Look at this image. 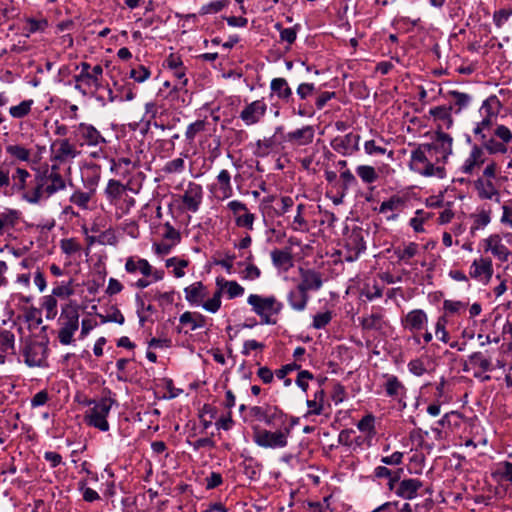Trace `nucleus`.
I'll return each instance as SVG.
<instances>
[{
	"label": "nucleus",
	"instance_id": "a211bd4d",
	"mask_svg": "<svg viewBox=\"0 0 512 512\" xmlns=\"http://www.w3.org/2000/svg\"><path fill=\"white\" fill-rule=\"evenodd\" d=\"M484 250L490 251L493 256L502 262H508L511 251L502 243V239L498 234H492L483 240Z\"/></svg>",
	"mask_w": 512,
	"mask_h": 512
},
{
	"label": "nucleus",
	"instance_id": "473e14b6",
	"mask_svg": "<svg viewBox=\"0 0 512 512\" xmlns=\"http://www.w3.org/2000/svg\"><path fill=\"white\" fill-rule=\"evenodd\" d=\"M419 251V245L415 242H409L408 244L399 245L393 248V254L397 258L398 262L405 264H411V259L417 255Z\"/></svg>",
	"mask_w": 512,
	"mask_h": 512
},
{
	"label": "nucleus",
	"instance_id": "0e129e2a",
	"mask_svg": "<svg viewBox=\"0 0 512 512\" xmlns=\"http://www.w3.org/2000/svg\"><path fill=\"white\" fill-rule=\"evenodd\" d=\"M221 297H222V294L216 288V291L214 292L212 298L203 302L202 307L210 313H216L221 307V303H222Z\"/></svg>",
	"mask_w": 512,
	"mask_h": 512
},
{
	"label": "nucleus",
	"instance_id": "bb28decb",
	"mask_svg": "<svg viewBox=\"0 0 512 512\" xmlns=\"http://www.w3.org/2000/svg\"><path fill=\"white\" fill-rule=\"evenodd\" d=\"M271 261L274 267L287 272L293 267V256L290 248L273 249L270 253Z\"/></svg>",
	"mask_w": 512,
	"mask_h": 512
},
{
	"label": "nucleus",
	"instance_id": "4d7b16f0",
	"mask_svg": "<svg viewBox=\"0 0 512 512\" xmlns=\"http://www.w3.org/2000/svg\"><path fill=\"white\" fill-rule=\"evenodd\" d=\"M482 120L478 123H476V126L473 129V133L475 136L479 137L481 135H485V130H489L494 122L496 121V117H490L488 115H481Z\"/></svg>",
	"mask_w": 512,
	"mask_h": 512
},
{
	"label": "nucleus",
	"instance_id": "423d86ee",
	"mask_svg": "<svg viewBox=\"0 0 512 512\" xmlns=\"http://www.w3.org/2000/svg\"><path fill=\"white\" fill-rule=\"evenodd\" d=\"M409 168L415 173L424 177H437L443 179L446 176V169L440 163H431L425 154L416 147L410 156Z\"/></svg>",
	"mask_w": 512,
	"mask_h": 512
},
{
	"label": "nucleus",
	"instance_id": "9b49d317",
	"mask_svg": "<svg viewBox=\"0 0 512 512\" xmlns=\"http://www.w3.org/2000/svg\"><path fill=\"white\" fill-rule=\"evenodd\" d=\"M452 144L453 138L449 134L443 131L435 132L433 141L429 143L434 148V151L439 154L435 159V163L445 164L449 155L452 154Z\"/></svg>",
	"mask_w": 512,
	"mask_h": 512
},
{
	"label": "nucleus",
	"instance_id": "b1692460",
	"mask_svg": "<svg viewBox=\"0 0 512 512\" xmlns=\"http://www.w3.org/2000/svg\"><path fill=\"white\" fill-rule=\"evenodd\" d=\"M216 288L223 295L226 294L228 299H234L237 297H241L245 289L235 280H226L224 277L216 278Z\"/></svg>",
	"mask_w": 512,
	"mask_h": 512
},
{
	"label": "nucleus",
	"instance_id": "ddd939ff",
	"mask_svg": "<svg viewBox=\"0 0 512 512\" xmlns=\"http://www.w3.org/2000/svg\"><path fill=\"white\" fill-rule=\"evenodd\" d=\"M267 112V104L263 99L255 100L244 107L239 118L247 126L255 125L261 121Z\"/></svg>",
	"mask_w": 512,
	"mask_h": 512
},
{
	"label": "nucleus",
	"instance_id": "c85d7f7f",
	"mask_svg": "<svg viewBox=\"0 0 512 512\" xmlns=\"http://www.w3.org/2000/svg\"><path fill=\"white\" fill-rule=\"evenodd\" d=\"M474 187L478 193L479 198L492 200L495 198L496 202L500 201L499 191L490 179L479 177L474 181Z\"/></svg>",
	"mask_w": 512,
	"mask_h": 512
},
{
	"label": "nucleus",
	"instance_id": "0eeeda50",
	"mask_svg": "<svg viewBox=\"0 0 512 512\" xmlns=\"http://www.w3.org/2000/svg\"><path fill=\"white\" fill-rule=\"evenodd\" d=\"M470 369H479V371H475L473 374L475 378H480L482 381L490 380L489 375L482 377L483 373L491 372L495 369L491 355H489L488 351H476L470 354L463 365V371L468 372Z\"/></svg>",
	"mask_w": 512,
	"mask_h": 512
},
{
	"label": "nucleus",
	"instance_id": "4c0bfd02",
	"mask_svg": "<svg viewBox=\"0 0 512 512\" xmlns=\"http://www.w3.org/2000/svg\"><path fill=\"white\" fill-rule=\"evenodd\" d=\"M502 108V104L496 95H491L485 99L479 109L480 115H488L490 117H498Z\"/></svg>",
	"mask_w": 512,
	"mask_h": 512
},
{
	"label": "nucleus",
	"instance_id": "39448f33",
	"mask_svg": "<svg viewBox=\"0 0 512 512\" xmlns=\"http://www.w3.org/2000/svg\"><path fill=\"white\" fill-rule=\"evenodd\" d=\"M72 135L79 147H99L102 150V147L107 144V140L101 132L89 123L81 122L74 125Z\"/></svg>",
	"mask_w": 512,
	"mask_h": 512
},
{
	"label": "nucleus",
	"instance_id": "1a4fd4ad",
	"mask_svg": "<svg viewBox=\"0 0 512 512\" xmlns=\"http://www.w3.org/2000/svg\"><path fill=\"white\" fill-rule=\"evenodd\" d=\"M77 147L76 142L72 143L69 138L54 140L50 146L51 161L62 163L76 158L80 154Z\"/></svg>",
	"mask_w": 512,
	"mask_h": 512
},
{
	"label": "nucleus",
	"instance_id": "de8ad7c7",
	"mask_svg": "<svg viewBox=\"0 0 512 512\" xmlns=\"http://www.w3.org/2000/svg\"><path fill=\"white\" fill-rule=\"evenodd\" d=\"M230 4V0H214L200 8V15L215 14L222 11Z\"/></svg>",
	"mask_w": 512,
	"mask_h": 512
},
{
	"label": "nucleus",
	"instance_id": "37998d69",
	"mask_svg": "<svg viewBox=\"0 0 512 512\" xmlns=\"http://www.w3.org/2000/svg\"><path fill=\"white\" fill-rule=\"evenodd\" d=\"M356 174L365 184H372L378 179V173L370 165H359L356 167Z\"/></svg>",
	"mask_w": 512,
	"mask_h": 512
},
{
	"label": "nucleus",
	"instance_id": "c756f323",
	"mask_svg": "<svg viewBox=\"0 0 512 512\" xmlns=\"http://www.w3.org/2000/svg\"><path fill=\"white\" fill-rule=\"evenodd\" d=\"M270 90L285 103L294 101L292 89L285 78H273L270 82Z\"/></svg>",
	"mask_w": 512,
	"mask_h": 512
},
{
	"label": "nucleus",
	"instance_id": "f8f14e48",
	"mask_svg": "<svg viewBox=\"0 0 512 512\" xmlns=\"http://www.w3.org/2000/svg\"><path fill=\"white\" fill-rule=\"evenodd\" d=\"M181 199L185 210L196 213L203 201L202 186L195 182H189Z\"/></svg>",
	"mask_w": 512,
	"mask_h": 512
},
{
	"label": "nucleus",
	"instance_id": "bf43d9fd",
	"mask_svg": "<svg viewBox=\"0 0 512 512\" xmlns=\"http://www.w3.org/2000/svg\"><path fill=\"white\" fill-rule=\"evenodd\" d=\"M114 86L118 92L120 101H131L135 98L133 85L131 83L119 85L117 82H115Z\"/></svg>",
	"mask_w": 512,
	"mask_h": 512
},
{
	"label": "nucleus",
	"instance_id": "a878e982",
	"mask_svg": "<svg viewBox=\"0 0 512 512\" xmlns=\"http://www.w3.org/2000/svg\"><path fill=\"white\" fill-rule=\"evenodd\" d=\"M127 191V186L122 184L119 180L110 179L104 190L107 201L114 206H119L120 201Z\"/></svg>",
	"mask_w": 512,
	"mask_h": 512
},
{
	"label": "nucleus",
	"instance_id": "338daca9",
	"mask_svg": "<svg viewBox=\"0 0 512 512\" xmlns=\"http://www.w3.org/2000/svg\"><path fill=\"white\" fill-rule=\"evenodd\" d=\"M90 199H91L90 193L83 192V191H75L70 196V202L82 209L88 208V203H89Z\"/></svg>",
	"mask_w": 512,
	"mask_h": 512
},
{
	"label": "nucleus",
	"instance_id": "393cba45",
	"mask_svg": "<svg viewBox=\"0 0 512 512\" xmlns=\"http://www.w3.org/2000/svg\"><path fill=\"white\" fill-rule=\"evenodd\" d=\"M59 321L61 326L79 328V309L76 302L71 301L62 307Z\"/></svg>",
	"mask_w": 512,
	"mask_h": 512
},
{
	"label": "nucleus",
	"instance_id": "3c124183",
	"mask_svg": "<svg viewBox=\"0 0 512 512\" xmlns=\"http://www.w3.org/2000/svg\"><path fill=\"white\" fill-rule=\"evenodd\" d=\"M129 76L135 82L143 83L150 78L151 71L144 65H138L137 67H134L130 70Z\"/></svg>",
	"mask_w": 512,
	"mask_h": 512
},
{
	"label": "nucleus",
	"instance_id": "e2e57ef3",
	"mask_svg": "<svg viewBox=\"0 0 512 512\" xmlns=\"http://www.w3.org/2000/svg\"><path fill=\"white\" fill-rule=\"evenodd\" d=\"M404 201L399 196H392L388 200L383 201L379 207L380 213H386L388 211H393L399 209L403 206Z\"/></svg>",
	"mask_w": 512,
	"mask_h": 512
},
{
	"label": "nucleus",
	"instance_id": "a18cd8bd",
	"mask_svg": "<svg viewBox=\"0 0 512 512\" xmlns=\"http://www.w3.org/2000/svg\"><path fill=\"white\" fill-rule=\"evenodd\" d=\"M90 243L97 242L100 245L116 246L118 237L112 228L101 232L97 237H90Z\"/></svg>",
	"mask_w": 512,
	"mask_h": 512
},
{
	"label": "nucleus",
	"instance_id": "f03ea898",
	"mask_svg": "<svg viewBox=\"0 0 512 512\" xmlns=\"http://www.w3.org/2000/svg\"><path fill=\"white\" fill-rule=\"evenodd\" d=\"M247 303L252 307L253 312L260 317L261 324L275 325L277 319L274 315H278L283 310V303L278 301L273 295L261 296L258 294H250Z\"/></svg>",
	"mask_w": 512,
	"mask_h": 512
},
{
	"label": "nucleus",
	"instance_id": "58836bf2",
	"mask_svg": "<svg viewBox=\"0 0 512 512\" xmlns=\"http://www.w3.org/2000/svg\"><path fill=\"white\" fill-rule=\"evenodd\" d=\"M179 322L183 325L190 324L191 330L194 331L206 325V317L200 313L186 311L180 316Z\"/></svg>",
	"mask_w": 512,
	"mask_h": 512
},
{
	"label": "nucleus",
	"instance_id": "2f4dec72",
	"mask_svg": "<svg viewBox=\"0 0 512 512\" xmlns=\"http://www.w3.org/2000/svg\"><path fill=\"white\" fill-rule=\"evenodd\" d=\"M288 416L277 406L267 404L264 423L268 426L283 428L287 425Z\"/></svg>",
	"mask_w": 512,
	"mask_h": 512
},
{
	"label": "nucleus",
	"instance_id": "20e7f679",
	"mask_svg": "<svg viewBox=\"0 0 512 512\" xmlns=\"http://www.w3.org/2000/svg\"><path fill=\"white\" fill-rule=\"evenodd\" d=\"M114 403L115 399L110 396H103L99 401L89 400L88 405L93 404V407L86 415L87 424L99 429L100 431H108L110 426L107 421V417Z\"/></svg>",
	"mask_w": 512,
	"mask_h": 512
},
{
	"label": "nucleus",
	"instance_id": "7ed1b4c3",
	"mask_svg": "<svg viewBox=\"0 0 512 512\" xmlns=\"http://www.w3.org/2000/svg\"><path fill=\"white\" fill-rule=\"evenodd\" d=\"M292 425L279 428L276 431L256 429L253 434V441L259 447L266 449H281L288 445V438L291 434Z\"/></svg>",
	"mask_w": 512,
	"mask_h": 512
},
{
	"label": "nucleus",
	"instance_id": "49530a36",
	"mask_svg": "<svg viewBox=\"0 0 512 512\" xmlns=\"http://www.w3.org/2000/svg\"><path fill=\"white\" fill-rule=\"evenodd\" d=\"M189 265V261L186 259H179L177 257L168 258L165 261L166 267H174L173 274L176 278H181L185 275L184 268Z\"/></svg>",
	"mask_w": 512,
	"mask_h": 512
},
{
	"label": "nucleus",
	"instance_id": "13d9d810",
	"mask_svg": "<svg viewBox=\"0 0 512 512\" xmlns=\"http://www.w3.org/2000/svg\"><path fill=\"white\" fill-rule=\"evenodd\" d=\"M396 473H403L402 468H388L384 465H379L374 468L373 476L376 479H389L392 476H395Z\"/></svg>",
	"mask_w": 512,
	"mask_h": 512
},
{
	"label": "nucleus",
	"instance_id": "6ab92c4d",
	"mask_svg": "<svg viewBox=\"0 0 512 512\" xmlns=\"http://www.w3.org/2000/svg\"><path fill=\"white\" fill-rule=\"evenodd\" d=\"M404 329L411 332L424 329L428 323V316L422 309H414L409 311L402 319Z\"/></svg>",
	"mask_w": 512,
	"mask_h": 512
},
{
	"label": "nucleus",
	"instance_id": "4be33fe9",
	"mask_svg": "<svg viewBox=\"0 0 512 512\" xmlns=\"http://www.w3.org/2000/svg\"><path fill=\"white\" fill-rule=\"evenodd\" d=\"M422 486L423 483L421 480L417 478H406L398 483L395 494L405 500H412L417 497L418 491Z\"/></svg>",
	"mask_w": 512,
	"mask_h": 512
},
{
	"label": "nucleus",
	"instance_id": "f704fd0d",
	"mask_svg": "<svg viewBox=\"0 0 512 512\" xmlns=\"http://www.w3.org/2000/svg\"><path fill=\"white\" fill-rule=\"evenodd\" d=\"M480 141V147H483L489 154H505L508 148L501 141H497L494 137H488L486 134L478 137Z\"/></svg>",
	"mask_w": 512,
	"mask_h": 512
},
{
	"label": "nucleus",
	"instance_id": "8fccbe9b",
	"mask_svg": "<svg viewBox=\"0 0 512 512\" xmlns=\"http://www.w3.org/2000/svg\"><path fill=\"white\" fill-rule=\"evenodd\" d=\"M74 294L73 281L69 280L67 283L61 282L52 290V295L56 298H67Z\"/></svg>",
	"mask_w": 512,
	"mask_h": 512
},
{
	"label": "nucleus",
	"instance_id": "864d4df0",
	"mask_svg": "<svg viewBox=\"0 0 512 512\" xmlns=\"http://www.w3.org/2000/svg\"><path fill=\"white\" fill-rule=\"evenodd\" d=\"M42 308L46 312L47 319H54L57 315V300H56V298L52 294L45 296L43 298Z\"/></svg>",
	"mask_w": 512,
	"mask_h": 512
},
{
	"label": "nucleus",
	"instance_id": "5701e85b",
	"mask_svg": "<svg viewBox=\"0 0 512 512\" xmlns=\"http://www.w3.org/2000/svg\"><path fill=\"white\" fill-rule=\"evenodd\" d=\"M359 324L364 331H381L386 326L383 309H373L371 314L359 318Z\"/></svg>",
	"mask_w": 512,
	"mask_h": 512
},
{
	"label": "nucleus",
	"instance_id": "cd10ccee",
	"mask_svg": "<svg viewBox=\"0 0 512 512\" xmlns=\"http://www.w3.org/2000/svg\"><path fill=\"white\" fill-rule=\"evenodd\" d=\"M345 247L350 251L347 261H354L366 249V244L361 232L353 231L347 238Z\"/></svg>",
	"mask_w": 512,
	"mask_h": 512
},
{
	"label": "nucleus",
	"instance_id": "a19ab883",
	"mask_svg": "<svg viewBox=\"0 0 512 512\" xmlns=\"http://www.w3.org/2000/svg\"><path fill=\"white\" fill-rule=\"evenodd\" d=\"M375 420V416L369 413L357 423L358 430L364 433L367 439H372L376 435Z\"/></svg>",
	"mask_w": 512,
	"mask_h": 512
},
{
	"label": "nucleus",
	"instance_id": "dca6fc26",
	"mask_svg": "<svg viewBox=\"0 0 512 512\" xmlns=\"http://www.w3.org/2000/svg\"><path fill=\"white\" fill-rule=\"evenodd\" d=\"M469 275L473 279L489 282L493 275L492 260L484 257L475 259L470 266Z\"/></svg>",
	"mask_w": 512,
	"mask_h": 512
},
{
	"label": "nucleus",
	"instance_id": "5fc2aeb1",
	"mask_svg": "<svg viewBox=\"0 0 512 512\" xmlns=\"http://www.w3.org/2000/svg\"><path fill=\"white\" fill-rule=\"evenodd\" d=\"M304 209H305L304 204H299L297 206V213H296L293 223H292V229L294 231L304 232V231L308 230V223L302 215Z\"/></svg>",
	"mask_w": 512,
	"mask_h": 512
},
{
	"label": "nucleus",
	"instance_id": "e433bc0d",
	"mask_svg": "<svg viewBox=\"0 0 512 512\" xmlns=\"http://www.w3.org/2000/svg\"><path fill=\"white\" fill-rule=\"evenodd\" d=\"M277 146V142L275 139V135L271 137H266L264 139H259L255 143V149L253 154L256 157L264 158L268 156Z\"/></svg>",
	"mask_w": 512,
	"mask_h": 512
},
{
	"label": "nucleus",
	"instance_id": "79ce46f5",
	"mask_svg": "<svg viewBox=\"0 0 512 512\" xmlns=\"http://www.w3.org/2000/svg\"><path fill=\"white\" fill-rule=\"evenodd\" d=\"M33 105V99L23 100L18 105L11 106L9 108V114L12 118L22 119L30 114Z\"/></svg>",
	"mask_w": 512,
	"mask_h": 512
},
{
	"label": "nucleus",
	"instance_id": "09e8293b",
	"mask_svg": "<svg viewBox=\"0 0 512 512\" xmlns=\"http://www.w3.org/2000/svg\"><path fill=\"white\" fill-rule=\"evenodd\" d=\"M446 95L454 99V104L458 107L457 112H460L462 109L468 107L471 102V96L467 93L450 90Z\"/></svg>",
	"mask_w": 512,
	"mask_h": 512
},
{
	"label": "nucleus",
	"instance_id": "2eb2a0df",
	"mask_svg": "<svg viewBox=\"0 0 512 512\" xmlns=\"http://www.w3.org/2000/svg\"><path fill=\"white\" fill-rule=\"evenodd\" d=\"M301 281L298 287L309 294V291H318L323 285V279L320 272L314 269L299 268Z\"/></svg>",
	"mask_w": 512,
	"mask_h": 512
},
{
	"label": "nucleus",
	"instance_id": "603ef678",
	"mask_svg": "<svg viewBox=\"0 0 512 512\" xmlns=\"http://www.w3.org/2000/svg\"><path fill=\"white\" fill-rule=\"evenodd\" d=\"M474 219V222L471 226V232L473 233L480 228L487 226L490 223V211L482 210L478 214H473L471 216Z\"/></svg>",
	"mask_w": 512,
	"mask_h": 512
},
{
	"label": "nucleus",
	"instance_id": "69168bd1",
	"mask_svg": "<svg viewBox=\"0 0 512 512\" xmlns=\"http://www.w3.org/2000/svg\"><path fill=\"white\" fill-rule=\"evenodd\" d=\"M241 278L247 281H254L260 278L261 270L252 262L245 265V268L240 272Z\"/></svg>",
	"mask_w": 512,
	"mask_h": 512
},
{
	"label": "nucleus",
	"instance_id": "7c9ffc66",
	"mask_svg": "<svg viewBox=\"0 0 512 512\" xmlns=\"http://www.w3.org/2000/svg\"><path fill=\"white\" fill-rule=\"evenodd\" d=\"M310 296L304 290L296 286L287 294V302L290 307L298 312L304 311L307 307Z\"/></svg>",
	"mask_w": 512,
	"mask_h": 512
},
{
	"label": "nucleus",
	"instance_id": "ea45409f",
	"mask_svg": "<svg viewBox=\"0 0 512 512\" xmlns=\"http://www.w3.org/2000/svg\"><path fill=\"white\" fill-rule=\"evenodd\" d=\"M0 352L4 354H15V335L13 332L0 329Z\"/></svg>",
	"mask_w": 512,
	"mask_h": 512
},
{
	"label": "nucleus",
	"instance_id": "680f3d73",
	"mask_svg": "<svg viewBox=\"0 0 512 512\" xmlns=\"http://www.w3.org/2000/svg\"><path fill=\"white\" fill-rule=\"evenodd\" d=\"M27 24V31L31 34L36 32H43L48 27V21L45 18L42 19H34V18H27L26 19Z\"/></svg>",
	"mask_w": 512,
	"mask_h": 512
},
{
	"label": "nucleus",
	"instance_id": "6e6d98bb",
	"mask_svg": "<svg viewBox=\"0 0 512 512\" xmlns=\"http://www.w3.org/2000/svg\"><path fill=\"white\" fill-rule=\"evenodd\" d=\"M332 318V311L328 310L322 313H317L313 316L312 327L317 330L324 329L331 322Z\"/></svg>",
	"mask_w": 512,
	"mask_h": 512
},
{
	"label": "nucleus",
	"instance_id": "f3484780",
	"mask_svg": "<svg viewBox=\"0 0 512 512\" xmlns=\"http://www.w3.org/2000/svg\"><path fill=\"white\" fill-rule=\"evenodd\" d=\"M231 178L230 172L226 169H222L218 173L216 177V184L211 186V191H214L217 199L225 200L233 195Z\"/></svg>",
	"mask_w": 512,
	"mask_h": 512
},
{
	"label": "nucleus",
	"instance_id": "6e6552de",
	"mask_svg": "<svg viewBox=\"0 0 512 512\" xmlns=\"http://www.w3.org/2000/svg\"><path fill=\"white\" fill-rule=\"evenodd\" d=\"M48 347L39 341L27 340L22 348L25 364L29 367H41L46 363Z\"/></svg>",
	"mask_w": 512,
	"mask_h": 512
},
{
	"label": "nucleus",
	"instance_id": "f257e3e1",
	"mask_svg": "<svg viewBox=\"0 0 512 512\" xmlns=\"http://www.w3.org/2000/svg\"><path fill=\"white\" fill-rule=\"evenodd\" d=\"M66 189V179L60 167L53 163L37 169L34 174L16 166L11 174L9 195H18L29 204L38 205Z\"/></svg>",
	"mask_w": 512,
	"mask_h": 512
},
{
	"label": "nucleus",
	"instance_id": "774afa93",
	"mask_svg": "<svg viewBox=\"0 0 512 512\" xmlns=\"http://www.w3.org/2000/svg\"><path fill=\"white\" fill-rule=\"evenodd\" d=\"M255 219H256L255 215L253 213L248 212V210H247L246 212H244L243 215H238L235 218V224L238 227H243L248 230H253V225H254Z\"/></svg>",
	"mask_w": 512,
	"mask_h": 512
},
{
	"label": "nucleus",
	"instance_id": "4468645a",
	"mask_svg": "<svg viewBox=\"0 0 512 512\" xmlns=\"http://www.w3.org/2000/svg\"><path fill=\"white\" fill-rule=\"evenodd\" d=\"M485 161L486 155L483 151V147L475 144L472 146L469 155L464 160L460 171L466 175H473L479 171Z\"/></svg>",
	"mask_w": 512,
	"mask_h": 512
},
{
	"label": "nucleus",
	"instance_id": "aec40b11",
	"mask_svg": "<svg viewBox=\"0 0 512 512\" xmlns=\"http://www.w3.org/2000/svg\"><path fill=\"white\" fill-rule=\"evenodd\" d=\"M315 137V129L312 125H306L302 128L290 131L286 134L287 142L296 146H306L313 142Z\"/></svg>",
	"mask_w": 512,
	"mask_h": 512
},
{
	"label": "nucleus",
	"instance_id": "412c9836",
	"mask_svg": "<svg viewBox=\"0 0 512 512\" xmlns=\"http://www.w3.org/2000/svg\"><path fill=\"white\" fill-rule=\"evenodd\" d=\"M452 106H436L429 110V115L433 118L437 124L436 131H443L444 129H450L453 125V118L451 115Z\"/></svg>",
	"mask_w": 512,
	"mask_h": 512
},
{
	"label": "nucleus",
	"instance_id": "052dcab7",
	"mask_svg": "<svg viewBox=\"0 0 512 512\" xmlns=\"http://www.w3.org/2000/svg\"><path fill=\"white\" fill-rule=\"evenodd\" d=\"M267 410V404L264 406H252L249 408L247 416L244 421H258L263 422L265 419V413Z\"/></svg>",
	"mask_w": 512,
	"mask_h": 512
},
{
	"label": "nucleus",
	"instance_id": "9d476101",
	"mask_svg": "<svg viewBox=\"0 0 512 512\" xmlns=\"http://www.w3.org/2000/svg\"><path fill=\"white\" fill-rule=\"evenodd\" d=\"M360 135L352 132L344 136H336L330 142L332 149L343 156L353 155L359 151Z\"/></svg>",
	"mask_w": 512,
	"mask_h": 512
},
{
	"label": "nucleus",
	"instance_id": "72a5a7b5",
	"mask_svg": "<svg viewBox=\"0 0 512 512\" xmlns=\"http://www.w3.org/2000/svg\"><path fill=\"white\" fill-rule=\"evenodd\" d=\"M6 154L11 158V165H15L17 162H30L31 150L19 144H9L5 147Z\"/></svg>",
	"mask_w": 512,
	"mask_h": 512
},
{
	"label": "nucleus",
	"instance_id": "c9c22d12",
	"mask_svg": "<svg viewBox=\"0 0 512 512\" xmlns=\"http://www.w3.org/2000/svg\"><path fill=\"white\" fill-rule=\"evenodd\" d=\"M184 293L190 304H200L205 297V286L201 281H198L187 286Z\"/></svg>",
	"mask_w": 512,
	"mask_h": 512
},
{
	"label": "nucleus",
	"instance_id": "c03bdc74",
	"mask_svg": "<svg viewBox=\"0 0 512 512\" xmlns=\"http://www.w3.org/2000/svg\"><path fill=\"white\" fill-rule=\"evenodd\" d=\"M405 390L404 385L399 381L395 375H387L385 383V391L389 397H398Z\"/></svg>",
	"mask_w": 512,
	"mask_h": 512
}]
</instances>
